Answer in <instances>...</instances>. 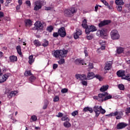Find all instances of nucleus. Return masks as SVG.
I'll list each match as a JSON object with an SVG mask.
<instances>
[{
    "label": "nucleus",
    "mask_w": 130,
    "mask_h": 130,
    "mask_svg": "<svg viewBox=\"0 0 130 130\" xmlns=\"http://www.w3.org/2000/svg\"><path fill=\"white\" fill-rule=\"evenodd\" d=\"M59 100V97L58 96H55V98L53 99L54 102H57Z\"/></svg>",
    "instance_id": "obj_53"
},
{
    "label": "nucleus",
    "mask_w": 130,
    "mask_h": 130,
    "mask_svg": "<svg viewBox=\"0 0 130 130\" xmlns=\"http://www.w3.org/2000/svg\"><path fill=\"white\" fill-rule=\"evenodd\" d=\"M122 79H124V80H127V81H130V74H128L126 76L125 75L124 77H122Z\"/></svg>",
    "instance_id": "obj_43"
},
{
    "label": "nucleus",
    "mask_w": 130,
    "mask_h": 130,
    "mask_svg": "<svg viewBox=\"0 0 130 130\" xmlns=\"http://www.w3.org/2000/svg\"><path fill=\"white\" fill-rule=\"evenodd\" d=\"M125 71H124V70H119L117 72V75L118 76V77H124V76H125Z\"/></svg>",
    "instance_id": "obj_16"
},
{
    "label": "nucleus",
    "mask_w": 130,
    "mask_h": 130,
    "mask_svg": "<svg viewBox=\"0 0 130 130\" xmlns=\"http://www.w3.org/2000/svg\"><path fill=\"white\" fill-rule=\"evenodd\" d=\"M47 106H48V103H45L43 107V109H46V108H47Z\"/></svg>",
    "instance_id": "obj_57"
},
{
    "label": "nucleus",
    "mask_w": 130,
    "mask_h": 130,
    "mask_svg": "<svg viewBox=\"0 0 130 130\" xmlns=\"http://www.w3.org/2000/svg\"><path fill=\"white\" fill-rule=\"evenodd\" d=\"M61 120L62 121L67 120V121H70V118H69L68 116H67V115H64L61 118Z\"/></svg>",
    "instance_id": "obj_39"
},
{
    "label": "nucleus",
    "mask_w": 130,
    "mask_h": 130,
    "mask_svg": "<svg viewBox=\"0 0 130 130\" xmlns=\"http://www.w3.org/2000/svg\"><path fill=\"white\" fill-rule=\"evenodd\" d=\"M107 95V92H104V93H99L98 96H94V99H96L100 102H103L104 101V96Z\"/></svg>",
    "instance_id": "obj_6"
},
{
    "label": "nucleus",
    "mask_w": 130,
    "mask_h": 130,
    "mask_svg": "<svg viewBox=\"0 0 130 130\" xmlns=\"http://www.w3.org/2000/svg\"><path fill=\"white\" fill-rule=\"evenodd\" d=\"M105 112H106V111H105V110L103 109L102 108V107H101V110L100 111V113H102V114H104V113H105Z\"/></svg>",
    "instance_id": "obj_52"
},
{
    "label": "nucleus",
    "mask_w": 130,
    "mask_h": 130,
    "mask_svg": "<svg viewBox=\"0 0 130 130\" xmlns=\"http://www.w3.org/2000/svg\"><path fill=\"white\" fill-rule=\"evenodd\" d=\"M61 93H67L68 89L67 88H63L61 90Z\"/></svg>",
    "instance_id": "obj_56"
},
{
    "label": "nucleus",
    "mask_w": 130,
    "mask_h": 130,
    "mask_svg": "<svg viewBox=\"0 0 130 130\" xmlns=\"http://www.w3.org/2000/svg\"><path fill=\"white\" fill-rule=\"evenodd\" d=\"M82 26L83 28H84V29H86L88 27V25H87V20L84 19V20L82 22Z\"/></svg>",
    "instance_id": "obj_31"
},
{
    "label": "nucleus",
    "mask_w": 130,
    "mask_h": 130,
    "mask_svg": "<svg viewBox=\"0 0 130 130\" xmlns=\"http://www.w3.org/2000/svg\"><path fill=\"white\" fill-rule=\"evenodd\" d=\"M111 98H112V95H108V93L107 92L106 95L104 96V101H106L107 100H109V99H111Z\"/></svg>",
    "instance_id": "obj_27"
},
{
    "label": "nucleus",
    "mask_w": 130,
    "mask_h": 130,
    "mask_svg": "<svg viewBox=\"0 0 130 130\" xmlns=\"http://www.w3.org/2000/svg\"><path fill=\"white\" fill-rule=\"evenodd\" d=\"M83 111H84V112L89 111L90 113H92V112H93V109H92V108H89V107H87L83 109Z\"/></svg>",
    "instance_id": "obj_25"
},
{
    "label": "nucleus",
    "mask_w": 130,
    "mask_h": 130,
    "mask_svg": "<svg viewBox=\"0 0 130 130\" xmlns=\"http://www.w3.org/2000/svg\"><path fill=\"white\" fill-rule=\"evenodd\" d=\"M118 88L120 90H124V85H123V84H119Z\"/></svg>",
    "instance_id": "obj_45"
},
{
    "label": "nucleus",
    "mask_w": 130,
    "mask_h": 130,
    "mask_svg": "<svg viewBox=\"0 0 130 130\" xmlns=\"http://www.w3.org/2000/svg\"><path fill=\"white\" fill-rule=\"evenodd\" d=\"M77 12L76 8L72 7L64 11V15L65 17H71L74 16V14Z\"/></svg>",
    "instance_id": "obj_2"
},
{
    "label": "nucleus",
    "mask_w": 130,
    "mask_h": 130,
    "mask_svg": "<svg viewBox=\"0 0 130 130\" xmlns=\"http://www.w3.org/2000/svg\"><path fill=\"white\" fill-rule=\"evenodd\" d=\"M26 27H31L32 26V21L30 19H26L25 21Z\"/></svg>",
    "instance_id": "obj_17"
},
{
    "label": "nucleus",
    "mask_w": 130,
    "mask_h": 130,
    "mask_svg": "<svg viewBox=\"0 0 130 130\" xmlns=\"http://www.w3.org/2000/svg\"><path fill=\"white\" fill-rule=\"evenodd\" d=\"M81 84L83 85V86H87V85H88L87 81L85 80H82Z\"/></svg>",
    "instance_id": "obj_54"
},
{
    "label": "nucleus",
    "mask_w": 130,
    "mask_h": 130,
    "mask_svg": "<svg viewBox=\"0 0 130 130\" xmlns=\"http://www.w3.org/2000/svg\"><path fill=\"white\" fill-rule=\"evenodd\" d=\"M34 30H43V24L40 21H37L35 23Z\"/></svg>",
    "instance_id": "obj_8"
},
{
    "label": "nucleus",
    "mask_w": 130,
    "mask_h": 130,
    "mask_svg": "<svg viewBox=\"0 0 130 130\" xmlns=\"http://www.w3.org/2000/svg\"><path fill=\"white\" fill-rule=\"evenodd\" d=\"M75 77L77 80H79V79L81 80V81H83V80H87V76L85 74H77L75 75Z\"/></svg>",
    "instance_id": "obj_12"
},
{
    "label": "nucleus",
    "mask_w": 130,
    "mask_h": 130,
    "mask_svg": "<svg viewBox=\"0 0 130 130\" xmlns=\"http://www.w3.org/2000/svg\"><path fill=\"white\" fill-rule=\"evenodd\" d=\"M32 73H31V71H25L24 73V76L25 77H28V76H31Z\"/></svg>",
    "instance_id": "obj_36"
},
{
    "label": "nucleus",
    "mask_w": 130,
    "mask_h": 130,
    "mask_svg": "<svg viewBox=\"0 0 130 130\" xmlns=\"http://www.w3.org/2000/svg\"><path fill=\"white\" fill-rule=\"evenodd\" d=\"M68 53L67 50H57L53 53V55L56 58H61V57H66V55Z\"/></svg>",
    "instance_id": "obj_1"
},
{
    "label": "nucleus",
    "mask_w": 130,
    "mask_h": 130,
    "mask_svg": "<svg viewBox=\"0 0 130 130\" xmlns=\"http://www.w3.org/2000/svg\"><path fill=\"white\" fill-rule=\"evenodd\" d=\"M105 71H109L110 69H111V64H106L105 67Z\"/></svg>",
    "instance_id": "obj_35"
},
{
    "label": "nucleus",
    "mask_w": 130,
    "mask_h": 130,
    "mask_svg": "<svg viewBox=\"0 0 130 130\" xmlns=\"http://www.w3.org/2000/svg\"><path fill=\"white\" fill-rule=\"evenodd\" d=\"M4 16H5V14H4V12L0 11V19L1 18L4 17Z\"/></svg>",
    "instance_id": "obj_62"
},
{
    "label": "nucleus",
    "mask_w": 130,
    "mask_h": 130,
    "mask_svg": "<svg viewBox=\"0 0 130 130\" xmlns=\"http://www.w3.org/2000/svg\"><path fill=\"white\" fill-rule=\"evenodd\" d=\"M108 88H109V86L108 85H103L100 88V91L101 92H104L105 91H107L108 89Z\"/></svg>",
    "instance_id": "obj_20"
},
{
    "label": "nucleus",
    "mask_w": 130,
    "mask_h": 130,
    "mask_svg": "<svg viewBox=\"0 0 130 130\" xmlns=\"http://www.w3.org/2000/svg\"><path fill=\"white\" fill-rule=\"evenodd\" d=\"M57 68H58V65L57 64H53V70H56V69H57Z\"/></svg>",
    "instance_id": "obj_55"
},
{
    "label": "nucleus",
    "mask_w": 130,
    "mask_h": 130,
    "mask_svg": "<svg viewBox=\"0 0 130 130\" xmlns=\"http://www.w3.org/2000/svg\"><path fill=\"white\" fill-rule=\"evenodd\" d=\"M99 43L100 45H101V46H105V44H106V43H105V41H102V40H100L99 41Z\"/></svg>",
    "instance_id": "obj_47"
},
{
    "label": "nucleus",
    "mask_w": 130,
    "mask_h": 130,
    "mask_svg": "<svg viewBox=\"0 0 130 130\" xmlns=\"http://www.w3.org/2000/svg\"><path fill=\"white\" fill-rule=\"evenodd\" d=\"M102 106H95L93 108V111H94L95 113V116L98 117L99 116V114H100V110L101 109Z\"/></svg>",
    "instance_id": "obj_10"
},
{
    "label": "nucleus",
    "mask_w": 130,
    "mask_h": 130,
    "mask_svg": "<svg viewBox=\"0 0 130 130\" xmlns=\"http://www.w3.org/2000/svg\"><path fill=\"white\" fill-rule=\"evenodd\" d=\"M36 120H37V116L34 115L31 116V117L29 120V121H30V122H33L34 121H36Z\"/></svg>",
    "instance_id": "obj_30"
},
{
    "label": "nucleus",
    "mask_w": 130,
    "mask_h": 130,
    "mask_svg": "<svg viewBox=\"0 0 130 130\" xmlns=\"http://www.w3.org/2000/svg\"><path fill=\"white\" fill-rule=\"evenodd\" d=\"M29 82L32 83V82H34L35 80H36V77L34 76L32 74H31V76L28 79Z\"/></svg>",
    "instance_id": "obj_34"
},
{
    "label": "nucleus",
    "mask_w": 130,
    "mask_h": 130,
    "mask_svg": "<svg viewBox=\"0 0 130 130\" xmlns=\"http://www.w3.org/2000/svg\"><path fill=\"white\" fill-rule=\"evenodd\" d=\"M125 113L126 115H128V113H130V107L127 108L125 110Z\"/></svg>",
    "instance_id": "obj_48"
},
{
    "label": "nucleus",
    "mask_w": 130,
    "mask_h": 130,
    "mask_svg": "<svg viewBox=\"0 0 130 130\" xmlns=\"http://www.w3.org/2000/svg\"><path fill=\"white\" fill-rule=\"evenodd\" d=\"M94 77L96 79H98V80H99V81H103V77H101V76H100L99 75H96Z\"/></svg>",
    "instance_id": "obj_41"
},
{
    "label": "nucleus",
    "mask_w": 130,
    "mask_h": 130,
    "mask_svg": "<svg viewBox=\"0 0 130 130\" xmlns=\"http://www.w3.org/2000/svg\"><path fill=\"white\" fill-rule=\"evenodd\" d=\"M123 115V113H122V111H116L114 113H111L108 115H106V116H116V119H120L121 117H122V116Z\"/></svg>",
    "instance_id": "obj_3"
},
{
    "label": "nucleus",
    "mask_w": 130,
    "mask_h": 130,
    "mask_svg": "<svg viewBox=\"0 0 130 130\" xmlns=\"http://www.w3.org/2000/svg\"><path fill=\"white\" fill-rule=\"evenodd\" d=\"M97 29L94 25L87 26V27L85 28L86 34H90V32H94Z\"/></svg>",
    "instance_id": "obj_7"
},
{
    "label": "nucleus",
    "mask_w": 130,
    "mask_h": 130,
    "mask_svg": "<svg viewBox=\"0 0 130 130\" xmlns=\"http://www.w3.org/2000/svg\"><path fill=\"white\" fill-rule=\"evenodd\" d=\"M96 35L98 36H103L102 31L101 30H98L96 32Z\"/></svg>",
    "instance_id": "obj_46"
},
{
    "label": "nucleus",
    "mask_w": 130,
    "mask_h": 130,
    "mask_svg": "<svg viewBox=\"0 0 130 130\" xmlns=\"http://www.w3.org/2000/svg\"><path fill=\"white\" fill-rule=\"evenodd\" d=\"M101 2L102 3H103V4H104V5H105V6L107 7L108 9H109V10H111V7H110L109 4H108V3L106 1H105V0H101Z\"/></svg>",
    "instance_id": "obj_24"
},
{
    "label": "nucleus",
    "mask_w": 130,
    "mask_h": 130,
    "mask_svg": "<svg viewBox=\"0 0 130 130\" xmlns=\"http://www.w3.org/2000/svg\"><path fill=\"white\" fill-rule=\"evenodd\" d=\"M95 77V74L93 72H89L87 74L88 80H91Z\"/></svg>",
    "instance_id": "obj_18"
},
{
    "label": "nucleus",
    "mask_w": 130,
    "mask_h": 130,
    "mask_svg": "<svg viewBox=\"0 0 130 130\" xmlns=\"http://www.w3.org/2000/svg\"><path fill=\"white\" fill-rule=\"evenodd\" d=\"M49 42L48 41L46 40H43L42 42V46H44V47H46V46H48Z\"/></svg>",
    "instance_id": "obj_33"
},
{
    "label": "nucleus",
    "mask_w": 130,
    "mask_h": 130,
    "mask_svg": "<svg viewBox=\"0 0 130 130\" xmlns=\"http://www.w3.org/2000/svg\"><path fill=\"white\" fill-rule=\"evenodd\" d=\"M82 35V30L79 29H76V32L74 34V37L75 39H78L79 36Z\"/></svg>",
    "instance_id": "obj_13"
},
{
    "label": "nucleus",
    "mask_w": 130,
    "mask_h": 130,
    "mask_svg": "<svg viewBox=\"0 0 130 130\" xmlns=\"http://www.w3.org/2000/svg\"><path fill=\"white\" fill-rule=\"evenodd\" d=\"M75 63L78 66L80 64H82V66H84V60H81L80 59H77L75 60Z\"/></svg>",
    "instance_id": "obj_19"
},
{
    "label": "nucleus",
    "mask_w": 130,
    "mask_h": 130,
    "mask_svg": "<svg viewBox=\"0 0 130 130\" xmlns=\"http://www.w3.org/2000/svg\"><path fill=\"white\" fill-rule=\"evenodd\" d=\"M111 37L113 40H117L120 36H119V34H118V31L116 29H114L111 32Z\"/></svg>",
    "instance_id": "obj_4"
},
{
    "label": "nucleus",
    "mask_w": 130,
    "mask_h": 130,
    "mask_svg": "<svg viewBox=\"0 0 130 130\" xmlns=\"http://www.w3.org/2000/svg\"><path fill=\"white\" fill-rule=\"evenodd\" d=\"M64 59H61L58 61V63L59 64H63V63H64Z\"/></svg>",
    "instance_id": "obj_49"
},
{
    "label": "nucleus",
    "mask_w": 130,
    "mask_h": 130,
    "mask_svg": "<svg viewBox=\"0 0 130 130\" xmlns=\"http://www.w3.org/2000/svg\"><path fill=\"white\" fill-rule=\"evenodd\" d=\"M63 116V114L62 113H58V115H57V117H62Z\"/></svg>",
    "instance_id": "obj_60"
},
{
    "label": "nucleus",
    "mask_w": 130,
    "mask_h": 130,
    "mask_svg": "<svg viewBox=\"0 0 130 130\" xmlns=\"http://www.w3.org/2000/svg\"><path fill=\"white\" fill-rule=\"evenodd\" d=\"M69 121H67L66 122L63 123V125L65 127H71V126H72V124H71V123L69 122Z\"/></svg>",
    "instance_id": "obj_32"
},
{
    "label": "nucleus",
    "mask_w": 130,
    "mask_h": 130,
    "mask_svg": "<svg viewBox=\"0 0 130 130\" xmlns=\"http://www.w3.org/2000/svg\"><path fill=\"white\" fill-rule=\"evenodd\" d=\"M34 45L35 46H41V43L38 40H35L34 42Z\"/></svg>",
    "instance_id": "obj_29"
},
{
    "label": "nucleus",
    "mask_w": 130,
    "mask_h": 130,
    "mask_svg": "<svg viewBox=\"0 0 130 130\" xmlns=\"http://www.w3.org/2000/svg\"><path fill=\"white\" fill-rule=\"evenodd\" d=\"M12 74L11 73H6L4 75L1 74L0 75V83H4L7 81V79H9V77H11Z\"/></svg>",
    "instance_id": "obj_5"
},
{
    "label": "nucleus",
    "mask_w": 130,
    "mask_h": 130,
    "mask_svg": "<svg viewBox=\"0 0 130 130\" xmlns=\"http://www.w3.org/2000/svg\"><path fill=\"white\" fill-rule=\"evenodd\" d=\"M127 124L124 122L119 123L117 125V129H121V128H124L125 127Z\"/></svg>",
    "instance_id": "obj_15"
},
{
    "label": "nucleus",
    "mask_w": 130,
    "mask_h": 130,
    "mask_svg": "<svg viewBox=\"0 0 130 130\" xmlns=\"http://www.w3.org/2000/svg\"><path fill=\"white\" fill-rule=\"evenodd\" d=\"M99 5H96L95 6V7H94V11H95V12H97V11H98V8H99Z\"/></svg>",
    "instance_id": "obj_64"
},
{
    "label": "nucleus",
    "mask_w": 130,
    "mask_h": 130,
    "mask_svg": "<svg viewBox=\"0 0 130 130\" xmlns=\"http://www.w3.org/2000/svg\"><path fill=\"white\" fill-rule=\"evenodd\" d=\"M84 53L85 56H88V51H87V48H84Z\"/></svg>",
    "instance_id": "obj_59"
},
{
    "label": "nucleus",
    "mask_w": 130,
    "mask_h": 130,
    "mask_svg": "<svg viewBox=\"0 0 130 130\" xmlns=\"http://www.w3.org/2000/svg\"><path fill=\"white\" fill-rule=\"evenodd\" d=\"M26 4L28 7H31V2H30V1H26Z\"/></svg>",
    "instance_id": "obj_61"
},
{
    "label": "nucleus",
    "mask_w": 130,
    "mask_h": 130,
    "mask_svg": "<svg viewBox=\"0 0 130 130\" xmlns=\"http://www.w3.org/2000/svg\"><path fill=\"white\" fill-rule=\"evenodd\" d=\"M117 52L118 54H120V53H122L123 52V48L120 47L117 49Z\"/></svg>",
    "instance_id": "obj_38"
},
{
    "label": "nucleus",
    "mask_w": 130,
    "mask_h": 130,
    "mask_svg": "<svg viewBox=\"0 0 130 130\" xmlns=\"http://www.w3.org/2000/svg\"><path fill=\"white\" fill-rule=\"evenodd\" d=\"M47 31H48V32H52V30H53V26L51 25L48 26L47 28Z\"/></svg>",
    "instance_id": "obj_42"
},
{
    "label": "nucleus",
    "mask_w": 130,
    "mask_h": 130,
    "mask_svg": "<svg viewBox=\"0 0 130 130\" xmlns=\"http://www.w3.org/2000/svg\"><path fill=\"white\" fill-rule=\"evenodd\" d=\"M88 67L89 69H93V68H94V67H93V63H89Z\"/></svg>",
    "instance_id": "obj_63"
},
{
    "label": "nucleus",
    "mask_w": 130,
    "mask_h": 130,
    "mask_svg": "<svg viewBox=\"0 0 130 130\" xmlns=\"http://www.w3.org/2000/svg\"><path fill=\"white\" fill-rule=\"evenodd\" d=\"M115 3L117 6H123L124 5V2L122 0H116Z\"/></svg>",
    "instance_id": "obj_22"
},
{
    "label": "nucleus",
    "mask_w": 130,
    "mask_h": 130,
    "mask_svg": "<svg viewBox=\"0 0 130 130\" xmlns=\"http://www.w3.org/2000/svg\"><path fill=\"white\" fill-rule=\"evenodd\" d=\"M109 23V21L105 20L103 21H101L100 23L99 24V27H103V26H105V25H107Z\"/></svg>",
    "instance_id": "obj_21"
},
{
    "label": "nucleus",
    "mask_w": 130,
    "mask_h": 130,
    "mask_svg": "<svg viewBox=\"0 0 130 130\" xmlns=\"http://www.w3.org/2000/svg\"><path fill=\"white\" fill-rule=\"evenodd\" d=\"M17 56L14 55L10 56V60L11 62H15V61H17Z\"/></svg>",
    "instance_id": "obj_23"
},
{
    "label": "nucleus",
    "mask_w": 130,
    "mask_h": 130,
    "mask_svg": "<svg viewBox=\"0 0 130 130\" xmlns=\"http://www.w3.org/2000/svg\"><path fill=\"white\" fill-rule=\"evenodd\" d=\"M102 34H103V36H106V33H107V29L104 28L101 30Z\"/></svg>",
    "instance_id": "obj_40"
},
{
    "label": "nucleus",
    "mask_w": 130,
    "mask_h": 130,
    "mask_svg": "<svg viewBox=\"0 0 130 130\" xmlns=\"http://www.w3.org/2000/svg\"><path fill=\"white\" fill-rule=\"evenodd\" d=\"M28 63H29V64H32V63L34 62L35 59L34 58H33V55L29 56L28 57Z\"/></svg>",
    "instance_id": "obj_28"
},
{
    "label": "nucleus",
    "mask_w": 130,
    "mask_h": 130,
    "mask_svg": "<svg viewBox=\"0 0 130 130\" xmlns=\"http://www.w3.org/2000/svg\"><path fill=\"white\" fill-rule=\"evenodd\" d=\"M59 34L58 32H53V37H58Z\"/></svg>",
    "instance_id": "obj_58"
},
{
    "label": "nucleus",
    "mask_w": 130,
    "mask_h": 130,
    "mask_svg": "<svg viewBox=\"0 0 130 130\" xmlns=\"http://www.w3.org/2000/svg\"><path fill=\"white\" fill-rule=\"evenodd\" d=\"M58 34L60 37H66L67 32H66V29L63 27L60 28L58 30Z\"/></svg>",
    "instance_id": "obj_9"
},
{
    "label": "nucleus",
    "mask_w": 130,
    "mask_h": 130,
    "mask_svg": "<svg viewBox=\"0 0 130 130\" xmlns=\"http://www.w3.org/2000/svg\"><path fill=\"white\" fill-rule=\"evenodd\" d=\"M79 114V112L78 111H75L72 113V116H76V115H78Z\"/></svg>",
    "instance_id": "obj_50"
},
{
    "label": "nucleus",
    "mask_w": 130,
    "mask_h": 130,
    "mask_svg": "<svg viewBox=\"0 0 130 130\" xmlns=\"http://www.w3.org/2000/svg\"><path fill=\"white\" fill-rule=\"evenodd\" d=\"M17 94H18V92L17 91H12L8 93L7 95L8 98H9V99H11V98H12V97L16 96Z\"/></svg>",
    "instance_id": "obj_14"
},
{
    "label": "nucleus",
    "mask_w": 130,
    "mask_h": 130,
    "mask_svg": "<svg viewBox=\"0 0 130 130\" xmlns=\"http://www.w3.org/2000/svg\"><path fill=\"white\" fill-rule=\"evenodd\" d=\"M116 8L118 12H121L122 11V7L120 5H117Z\"/></svg>",
    "instance_id": "obj_44"
},
{
    "label": "nucleus",
    "mask_w": 130,
    "mask_h": 130,
    "mask_svg": "<svg viewBox=\"0 0 130 130\" xmlns=\"http://www.w3.org/2000/svg\"><path fill=\"white\" fill-rule=\"evenodd\" d=\"M16 49L17 50V52L18 54L20 55H22V51H21V46H17L16 47Z\"/></svg>",
    "instance_id": "obj_37"
},
{
    "label": "nucleus",
    "mask_w": 130,
    "mask_h": 130,
    "mask_svg": "<svg viewBox=\"0 0 130 130\" xmlns=\"http://www.w3.org/2000/svg\"><path fill=\"white\" fill-rule=\"evenodd\" d=\"M7 72V69L4 67H0V75H3L5 73Z\"/></svg>",
    "instance_id": "obj_26"
},
{
    "label": "nucleus",
    "mask_w": 130,
    "mask_h": 130,
    "mask_svg": "<svg viewBox=\"0 0 130 130\" xmlns=\"http://www.w3.org/2000/svg\"><path fill=\"white\" fill-rule=\"evenodd\" d=\"M42 8V4L40 1H37L35 2V7L34 8L35 11H38V10H40Z\"/></svg>",
    "instance_id": "obj_11"
},
{
    "label": "nucleus",
    "mask_w": 130,
    "mask_h": 130,
    "mask_svg": "<svg viewBox=\"0 0 130 130\" xmlns=\"http://www.w3.org/2000/svg\"><path fill=\"white\" fill-rule=\"evenodd\" d=\"M12 0H7L5 4L6 7H8L9 4H11V3H12Z\"/></svg>",
    "instance_id": "obj_51"
}]
</instances>
